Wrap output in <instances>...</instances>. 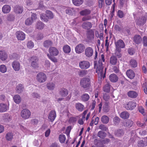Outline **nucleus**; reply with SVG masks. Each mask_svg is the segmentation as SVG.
Here are the masks:
<instances>
[{"mask_svg": "<svg viewBox=\"0 0 147 147\" xmlns=\"http://www.w3.org/2000/svg\"><path fill=\"white\" fill-rule=\"evenodd\" d=\"M38 58L35 56L32 57L30 58V62L32 63V62H38Z\"/></svg>", "mask_w": 147, "mask_h": 147, "instance_id": "obj_58", "label": "nucleus"}, {"mask_svg": "<svg viewBox=\"0 0 147 147\" xmlns=\"http://www.w3.org/2000/svg\"><path fill=\"white\" fill-rule=\"evenodd\" d=\"M110 86L109 84L107 83L105 84L103 88V90L105 92H109L110 91Z\"/></svg>", "mask_w": 147, "mask_h": 147, "instance_id": "obj_48", "label": "nucleus"}, {"mask_svg": "<svg viewBox=\"0 0 147 147\" xmlns=\"http://www.w3.org/2000/svg\"><path fill=\"white\" fill-rule=\"evenodd\" d=\"M59 94L61 96L65 97L68 95V91L67 89L63 88L59 90Z\"/></svg>", "mask_w": 147, "mask_h": 147, "instance_id": "obj_19", "label": "nucleus"}, {"mask_svg": "<svg viewBox=\"0 0 147 147\" xmlns=\"http://www.w3.org/2000/svg\"><path fill=\"white\" fill-rule=\"evenodd\" d=\"M90 80L88 78H83L80 81V85L84 88L88 89L90 87Z\"/></svg>", "mask_w": 147, "mask_h": 147, "instance_id": "obj_2", "label": "nucleus"}, {"mask_svg": "<svg viewBox=\"0 0 147 147\" xmlns=\"http://www.w3.org/2000/svg\"><path fill=\"white\" fill-rule=\"evenodd\" d=\"M66 13L70 15H72L74 13V8L67 7L65 10Z\"/></svg>", "mask_w": 147, "mask_h": 147, "instance_id": "obj_28", "label": "nucleus"}, {"mask_svg": "<svg viewBox=\"0 0 147 147\" xmlns=\"http://www.w3.org/2000/svg\"><path fill=\"white\" fill-rule=\"evenodd\" d=\"M46 16L48 19H52L54 18V15L51 11L49 10H47L46 11Z\"/></svg>", "mask_w": 147, "mask_h": 147, "instance_id": "obj_40", "label": "nucleus"}, {"mask_svg": "<svg viewBox=\"0 0 147 147\" xmlns=\"http://www.w3.org/2000/svg\"><path fill=\"white\" fill-rule=\"evenodd\" d=\"M31 63V66L34 69H37L39 67V64L38 62H33Z\"/></svg>", "mask_w": 147, "mask_h": 147, "instance_id": "obj_54", "label": "nucleus"}, {"mask_svg": "<svg viewBox=\"0 0 147 147\" xmlns=\"http://www.w3.org/2000/svg\"><path fill=\"white\" fill-rule=\"evenodd\" d=\"M44 24L41 22L39 21L38 22L36 25V28L39 30H42L44 27Z\"/></svg>", "mask_w": 147, "mask_h": 147, "instance_id": "obj_30", "label": "nucleus"}, {"mask_svg": "<svg viewBox=\"0 0 147 147\" xmlns=\"http://www.w3.org/2000/svg\"><path fill=\"white\" fill-rule=\"evenodd\" d=\"M9 106L3 103H0V112L1 113L6 111L8 109Z\"/></svg>", "mask_w": 147, "mask_h": 147, "instance_id": "obj_17", "label": "nucleus"}, {"mask_svg": "<svg viewBox=\"0 0 147 147\" xmlns=\"http://www.w3.org/2000/svg\"><path fill=\"white\" fill-rule=\"evenodd\" d=\"M115 134L117 136H120L123 135L124 132L122 130L119 129L115 131Z\"/></svg>", "mask_w": 147, "mask_h": 147, "instance_id": "obj_47", "label": "nucleus"}, {"mask_svg": "<svg viewBox=\"0 0 147 147\" xmlns=\"http://www.w3.org/2000/svg\"><path fill=\"white\" fill-rule=\"evenodd\" d=\"M116 49H121L124 48L125 44L123 41L121 39L118 40L115 43Z\"/></svg>", "mask_w": 147, "mask_h": 147, "instance_id": "obj_8", "label": "nucleus"}, {"mask_svg": "<svg viewBox=\"0 0 147 147\" xmlns=\"http://www.w3.org/2000/svg\"><path fill=\"white\" fill-rule=\"evenodd\" d=\"M88 72L87 70H82L79 73V75L81 77H83L87 74Z\"/></svg>", "mask_w": 147, "mask_h": 147, "instance_id": "obj_55", "label": "nucleus"}, {"mask_svg": "<svg viewBox=\"0 0 147 147\" xmlns=\"http://www.w3.org/2000/svg\"><path fill=\"white\" fill-rule=\"evenodd\" d=\"M121 49H116L115 54L118 58L121 57L122 56L121 54Z\"/></svg>", "mask_w": 147, "mask_h": 147, "instance_id": "obj_49", "label": "nucleus"}, {"mask_svg": "<svg viewBox=\"0 0 147 147\" xmlns=\"http://www.w3.org/2000/svg\"><path fill=\"white\" fill-rule=\"evenodd\" d=\"M53 42L50 40H46L43 43L44 46L46 48H48L52 45Z\"/></svg>", "mask_w": 147, "mask_h": 147, "instance_id": "obj_33", "label": "nucleus"}, {"mask_svg": "<svg viewBox=\"0 0 147 147\" xmlns=\"http://www.w3.org/2000/svg\"><path fill=\"white\" fill-rule=\"evenodd\" d=\"M85 53L87 57H90L92 55L93 53V50L92 48L88 47L86 49Z\"/></svg>", "mask_w": 147, "mask_h": 147, "instance_id": "obj_15", "label": "nucleus"}, {"mask_svg": "<svg viewBox=\"0 0 147 147\" xmlns=\"http://www.w3.org/2000/svg\"><path fill=\"white\" fill-rule=\"evenodd\" d=\"M129 65L131 67L135 68L137 67V63L135 60L131 59L129 61Z\"/></svg>", "mask_w": 147, "mask_h": 147, "instance_id": "obj_37", "label": "nucleus"}, {"mask_svg": "<svg viewBox=\"0 0 147 147\" xmlns=\"http://www.w3.org/2000/svg\"><path fill=\"white\" fill-rule=\"evenodd\" d=\"M102 60L103 62L105 61L104 56L103 54L101 55V57L98 60L97 65L95 63L94 64V67L96 68V72L98 74L99 80L101 79L102 78L104 79L105 77L106 68H105V71H103V67L102 66Z\"/></svg>", "mask_w": 147, "mask_h": 147, "instance_id": "obj_1", "label": "nucleus"}, {"mask_svg": "<svg viewBox=\"0 0 147 147\" xmlns=\"http://www.w3.org/2000/svg\"><path fill=\"white\" fill-rule=\"evenodd\" d=\"M109 120V118L106 115L102 116L101 118V121L102 123L105 124L107 123Z\"/></svg>", "mask_w": 147, "mask_h": 147, "instance_id": "obj_35", "label": "nucleus"}, {"mask_svg": "<svg viewBox=\"0 0 147 147\" xmlns=\"http://www.w3.org/2000/svg\"><path fill=\"white\" fill-rule=\"evenodd\" d=\"M13 99L15 103L19 104L21 101V99L20 96L18 95H16L13 97Z\"/></svg>", "mask_w": 147, "mask_h": 147, "instance_id": "obj_34", "label": "nucleus"}, {"mask_svg": "<svg viewBox=\"0 0 147 147\" xmlns=\"http://www.w3.org/2000/svg\"><path fill=\"white\" fill-rule=\"evenodd\" d=\"M16 35L18 40H23L25 39V35L24 32L22 31H17L16 33Z\"/></svg>", "mask_w": 147, "mask_h": 147, "instance_id": "obj_10", "label": "nucleus"}, {"mask_svg": "<svg viewBox=\"0 0 147 147\" xmlns=\"http://www.w3.org/2000/svg\"><path fill=\"white\" fill-rule=\"evenodd\" d=\"M30 18L33 22H34L36 19L37 18V16L36 14L35 13H32Z\"/></svg>", "mask_w": 147, "mask_h": 147, "instance_id": "obj_63", "label": "nucleus"}, {"mask_svg": "<svg viewBox=\"0 0 147 147\" xmlns=\"http://www.w3.org/2000/svg\"><path fill=\"white\" fill-rule=\"evenodd\" d=\"M33 22L30 18H28L25 21V24L27 26H29Z\"/></svg>", "mask_w": 147, "mask_h": 147, "instance_id": "obj_57", "label": "nucleus"}, {"mask_svg": "<svg viewBox=\"0 0 147 147\" xmlns=\"http://www.w3.org/2000/svg\"><path fill=\"white\" fill-rule=\"evenodd\" d=\"M3 118L4 121L7 122H9L12 119L11 116L7 113H5L3 115Z\"/></svg>", "mask_w": 147, "mask_h": 147, "instance_id": "obj_27", "label": "nucleus"}, {"mask_svg": "<svg viewBox=\"0 0 147 147\" xmlns=\"http://www.w3.org/2000/svg\"><path fill=\"white\" fill-rule=\"evenodd\" d=\"M120 116L122 118L126 119L129 117V114L127 112L124 111L121 113Z\"/></svg>", "mask_w": 147, "mask_h": 147, "instance_id": "obj_31", "label": "nucleus"}, {"mask_svg": "<svg viewBox=\"0 0 147 147\" xmlns=\"http://www.w3.org/2000/svg\"><path fill=\"white\" fill-rule=\"evenodd\" d=\"M75 107L76 109L79 111L82 112L84 109V105L80 103H77L75 104Z\"/></svg>", "mask_w": 147, "mask_h": 147, "instance_id": "obj_18", "label": "nucleus"}, {"mask_svg": "<svg viewBox=\"0 0 147 147\" xmlns=\"http://www.w3.org/2000/svg\"><path fill=\"white\" fill-rule=\"evenodd\" d=\"M14 11L17 13H21L23 11V7L19 5H16L14 7Z\"/></svg>", "mask_w": 147, "mask_h": 147, "instance_id": "obj_21", "label": "nucleus"}, {"mask_svg": "<svg viewBox=\"0 0 147 147\" xmlns=\"http://www.w3.org/2000/svg\"><path fill=\"white\" fill-rule=\"evenodd\" d=\"M146 20V17L143 16L136 20L135 22L136 24L138 25H143L145 23Z\"/></svg>", "mask_w": 147, "mask_h": 147, "instance_id": "obj_11", "label": "nucleus"}, {"mask_svg": "<svg viewBox=\"0 0 147 147\" xmlns=\"http://www.w3.org/2000/svg\"><path fill=\"white\" fill-rule=\"evenodd\" d=\"M20 115L23 119H26L29 118L31 115V112L29 110L24 109L21 111Z\"/></svg>", "mask_w": 147, "mask_h": 147, "instance_id": "obj_4", "label": "nucleus"}, {"mask_svg": "<svg viewBox=\"0 0 147 147\" xmlns=\"http://www.w3.org/2000/svg\"><path fill=\"white\" fill-rule=\"evenodd\" d=\"M86 36L87 39L89 42L94 39V33L92 30H90L87 32Z\"/></svg>", "mask_w": 147, "mask_h": 147, "instance_id": "obj_12", "label": "nucleus"}, {"mask_svg": "<svg viewBox=\"0 0 147 147\" xmlns=\"http://www.w3.org/2000/svg\"><path fill=\"white\" fill-rule=\"evenodd\" d=\"M133 124V121L130 120H128L126 121L124 125L125 127H129L131 126Z\"/></svg>", "mask_w": 147, "mask_h": 147, "instance_id": "obj_46", "label": "nucleus"}, {"mask_svg": "<svg viewBox=\"0 0 147 147\" xmlns=\"http://www.w3.org/2000/svg\"><path fill=\"white\" fill-rule=\"evenodd\" d=\"M110 80L112 82H116L118 80V78L117 75L115 74H112L109 76Z\"/></svg>", "mask_w": 147, "mask_h": 147, "instance_id": "obj_25", "label": "nucleus"}, {"mask_svg": "<svg viewBox=\"0 0 147 147\" xmlns=\"http://www.w3.org/2000/svg\"><path fill=\"white\" fill-rule=\"evenodd\" d=\"M55 86L54 83L53 82H49L47 84V87L48 89L52 90L54 89Z\"/></svg>", "mask_w": 147, "mask_h": 147, "instance_id": "obj_36", "label": "nucleus"}, {"mask_svg": "<svg viewBox=\"0 0 147 147\" xmlns=\"http://www.w3.org/2000/svg\"><path fill=\"white\" fill-rule=\"evenodd\" d=\"M47 56L49 59L51 60L54 63H56L57 62V59L54 56L49 55V54H47Z\"/></svg>", "mask_w": 147, "mask_h": 147, "instance_id": "obj_45", "label": "nucleus"}, {"mask_svg": "<svg viewBox=\"0 0 147 147\" xmlns=\"http://www.w3.org/2000/svg\"><path fill=\"white\" fill-rule=\"evenodd\" d=\"M136 105V103L132 101H129L126 103L124 105V107L127 110H132L135 107Z\"/></svg>", "mask_w": 147, "mask_h": 147, "instance_id": "obj_5", "label": "nucleus"}, {"mask_svg": "<svg viewBox=\"0 0 147 147\" xmlns=\"http://www.w3.org/2000/svg\"><path fill=\"white\" fill-rule=\"evenodd\" d=\"M85 49L84 45L82 44L78 45L75 48V51L76 53H80L83 52Z\"/></svg>", "mask_w": 147, "mask_h": 147, "instance_id": "obj_9", "label": "nucleus"}, {"mask_svg": "<svg viewBox=\"0 0 147 147\" xmlns=\"http://www.w3.org/2000/svg\"><path fill=\"white\" fill-rule=\"evenodd\" d=\"M127 76L130 79H133L135 76L134 72L131 69L128 70L126 72Z\"/></svg>", "mask_w": 147, "mask_h": 147, "instance_id": "obj_23", "label": "nucleus"}, {"mask_svg": "<svg viewBox=\"0 0 147 147\" xmlns=\"http://www.w3.org/2000/svg\"><path fill=\"white\" fill-rule=\"evenodd\" d=\"M120 119L118 117H116L113 119V122L115 125H117L120 122Z\"/></svg>", "mask_w": 147, "mask_h": 147, "instance_id": "obj_56", "label": "nucleus"}, {"mask_svg": "<svg viewBox=\"0 0 147 147\" xmlns=\"http://www.w3.org/2000/svg\"><path fill=\"white\" fill-rule=\"evenodd\" d=\"M127 95L130 98H135L137 97L138 94L136 92L132 90L128 92Z\"/></svg>", "mask_w": 147, "mask_h": 147, "instance_id": "obj_26", "label": "nucleus"}, {"mask_svg": "<svg viewBox=\"0 0 147 147\" xmlns=\"http://www.w3.org/2000/svg\"><path fill=\"white\" fill-rule=\"evenodd\" d=\"M11 7L8 5H5L2 8V10L4 13H9L10 11Z\"/></svg>", "mask_w": 147, "mask_h": 147, "instance_id": "obj_22", "label": "nucleus"}, {"mask_svg": "<svg viewBox=\"0 0 147 147\" xmlns=\"http://www.w3.org/2000/svg\"><path fill=\"white\" fill-rule=\"evenodd\" d=\"M47 79L46 75L43 73H38L36 76V79L40 83H43L45 82Z\"/></svg>", "mask_w": 147, "mask_h": 147, "instance_id": "obj_3", "label": "nucleus"}, {"mask_svg": "<svg viewBox=\"0 0 147 147\" xmlns=\"http://www.w3.org/2000/svg\"><path fill=\"white\" fill-rule=\"evenodd\" d=\"M81 97L82 100L84 102L88 101L90 98L89 95L86 93L82 95Z\"/></svg>", "mask_w": 147, "mask_h": 147, "instance_id": "obj_38", "label": "nucleus"}, {"mask_svg": "<svg viewBox=\"0 0 147 147\" xmlns=\"http://www.w3.org/2000/svg\"><path fill=\"white\" fill-rule=\"evenodd\" d=\"M13 134L11 132H8L6 135L5 138L8 141H11L13 138Z\"/></svg>", "mask_w": 147, "mask_h": 147, "instance_id": "obj_42", "label": "nucleus"}, {"mask_svg": "<svg viewBox=\"0 0 147 147\" xmlns=\"http://www.w3.org/2000/svg\"><path fill=\"white\" fill-rule=\"evenodd\" d=\"M81 26L83 29L89 30L92 27V24L90 22H85L82 23Z\"/></svg>", "mask_w": 147, "mask_h": 147, "instance_id": "obj_16", "label": "nucleus"}, {"mask_svg": "<svg viewBox=\"0 0 147 147\" xmlns=\"http://www.w3.org/2000/svg\"><path fill=\"white\" fill-rule=\"evenodd\" d=\"M103 98L105 101H108L110 98L109 95L106 93H105L103 95Z\"/></svg>", "mask_w": 147, "mask_h": 147, "instance_id": "obj_64", "label": "nucleus"}, {"mask_svg": "<svg viewBox=\"0 0 147 147\" xmlns=\"http://www.w3.org/2000/svg\"><path fill=\"white\" fill-rule=\"evenodd\" d=\"M98 136L102 138H103L106 136V134L104 132L102 131H99L97 134Z\"/></svg>", "mask_w": 147, "mask_h": 147, "instance_id": "obj_43", "label": "nucleus"}, {"mask_svg": "<svg viewBox=\"0 0 147 147\" xmlns=\"http://www.w3.org/2000/svg\"><path fill=\"white\" fill-rule=\"evenodd\" d=\"M56 116V113L55 111H51L49 113L48 116V119L51 122H53L55 119Z\"/></svg>", "mask_w": 147, "mask_h": 147, "instance_id": "obj_14", "label": "nucleus"}, {"mask_svg": "<svg viewBox=\"0 0 147 147\" xmlns=\"http://www.w3.org/2000/svg\"><path fill=\"white\" fill-rule=\"evenodd\" d=\"M80 67L83 69H86L90 66V63L86 61H80L79 64Z\"/></svg>", "mask_w": 147, "mask_h": 147, "instance_id": "obj_6", "label": "nucleus"}, {"mask_svg": "<svg viewBox=\"0 0 147 147\" xmlns=\"http://www.w3.org/2000/svg\"><path fill=\"white\" fill-rule=\"evenodd\" d=\"M117 15L119 18H122L124 17V15L122 11L119 10L118 11Z\"/></svg>", "mask_w": 147, "mask_h": 147, "instance_id": "obj_62", "label": "nucleus"}, {"mask_svg": "<svg viewBox=\"0 0 147 147\" xmlns=\"http://www.w3.org/2000/svg\"><path fill=\"white\" fill-rule=\"evenodd\" d=\"M73 4L77 6L81 5L83 3V0H72Z\"/></svg>", "mask_w": 147, "mask_h": 147, "instance_id": "obj_41", "label": "nucleus"}, {"mask_svg": "<svg viewBox=\"0 0 147 147\" xmlns=\"http://www.w3.org/2000/svg\"><path fill=\"white\" fill-rule=\"evenodd\" d=\"M12 67L15 71H18L20 70L21 66L18 61H14L12 62Z\"/></svg>", "mask_w": 147, "mask_h": 147, "instance_id": "obj_13", "label": "nucleus"}, {"mask_svg": "<svg viewBox=\"0 0 147 147\" xmlns=\"http://www.w3.org/2000/svg\"><path fill=\"white\" fill-rule=\"evenodd\" d=\"M63 51L66 53H68L70 52L71 49L69 46L67 45H65L63 48Z\"/></svg>", "mask_w": 147, "mask_h": 147, "instance_id": "obj_44", "label": "nucleus"}, {"mask_svg": "<svg viewBox=\"0 0 147 147\" xmlns=\"http://www.w3.org/2000/svg\"><path fill=\"white\" fill-rule=\"evenodd\" d=\"M66 139V137L64 135H60L59 137V141L61 143H63L64 142Z\"/></svg>", "mask_w": 147, "mask_h": 147, "instance_id": "obj_52", "label": "nucleus"}, {"mask_svg": "<svg viewBox=\"0 0 147 147\" xmlns=\"http://www.w3.org/2000/svg\"><path fill=\"white\" fill-rule=\"evenodd\" d=\"M24 88L23 85L20 84L18 85L16 87V90L17 92L20 93L24 90Z\"/></svg>", "mask_w": 147, "mask_h": 147, "instance_id": "obj_29", "label": "nucleus"}, {"mask_svg": "<svg viewBox=\"0 0 147 147\" xmlns=\"http://www.w3.org/2000/svg\"><path fill=\"white\" fill-rule=\"evenodd\" d=\"M7 55L3 50L0 51V59L2 61H5L7 58Z\"/></svg>", "mask_w": 147, "mask_h": 147, "instance_id": "obj_20", "label": "nucleus"}, {"mask_svg": "<svg viewBox=\"0 0 147 147\" xmlns=\"http://www.w3.org/2000/svg\"><path fill=\"white\" fill-rule=\"evenodd\" d=\"M7 68L5 66L2 65L0 66V71L2 73H5L7 71Z\"/></svg>", "mask_w": 147, "mask_h": 147, "instance_id": "obj_53", "label": "nucleus"}, {"mask_svg": "<svg viewBox=\"0 0 147 147\" xmlns=\"http://www.w3.org/2000/svg\"><path fill=\"white\" fill-rule=\"evenodd\" d=\"M42 34L41 33H38L36 35V38L37 40H40L43 38Z\"/></svg>", "mask_w": 147, "mask_h": 147, "instance_id": "obj_60", "label": "nucleus"}, {"mask_svg": "<svg viewBox=\"0 0 147 147\" xmlns=\"http://www.w3.org/2000/svg\"><path fill=\"white\" fill-rule=\"evenodd\" d=\"M134 41L136 44H139L142 41V39L140 36L136 35L134 38Z\"/></svg>", "mask_w": 147, "mask_h": 147, "instance_id": "obj_24", "label": "nucleus"}, {"mask_svg": "<svg viewBox=\"0 0 147 147\" xmlns=\"http://www.w3.org/2000/svg\"><path fill=\"white\" fill-rule=\"evenodd\" d=\"M49 55L53 56H57L59 54V51L57 49L54 47H50L49 49Z\"/></svg>", "mask_w": 147, "mask_h": 147, "instance_id": "obj_7", "label": "nucleus"}, {"mask_svg": "<svg viewBox=\"0 0 147 147\" xmlns=\"http://www.w3.org/2000/svg\"><path fill=\"white\" fill-rule=\"evenodd\" d=\"M117 61V59L115 56H112L110 59V63L113 65L116 64Z\"/></svg>", "mask_w": 147, "mask_h": 147, "instance_id": "obj_32", "label": "nucleus"}, {"mask_svg": "<svg viewBox=\"0 0 147 147\" xmlns=\"http://www.w3.org/2000/svg\"><path fill=\"white\" fill-rule=\"evenodd\" d=\"M99 128L100 129L105 131H107L108 129L107 127H106L105 125L103 124H101L99 126Z\"/></svg>", "mask_w": 147, "mask_h": 147, "instance_id": "obj_61", "label": "nucleus"}, {"mask_svg": "<svg viewBox=\"0 0 147 147\" xmlns=\"http://www.w3.org/2000/svg\"><path fill=\"white\" fill-rule=\"evenodd\" d=\"M26 46L28 48L31 49L34 47V43L31 40H30L28 42Z\"/></svg>", "mask_w": 147, "mask_h": 147, "instance_id": "obj_51", "label": "nucleus"}, {"mask_svg": "<svg viewBox=\"0 0 147 147\" xmlns=\"http://www.w3.org/2000/svg\"><path fill=\"white\" fill-rule=\"evenodd\" d=\"M142 43L144 46H147V37L146 36L143 37L142 39Z\"/></svg>", "mask_w": 147, "mask_h": 147, "instance_id": "obj_59", "label": "nucleus"}, {"mask_svg": "<svg viewBox=\"0 0 147 147\" xmlns=\"http://www.w3.org/2000/svg\"><path fill=\"white\" fill-rule=\"evenodd\" d=\"M40 18L42 20L46 22H47L48 21V19L46 14H41L40 16Z\"/></svg>", "mask_w": 147, "mask_h": 147, "instance_id": "obj_50", "label": "nucleus"}, {"mask_svg": "<svg viewBox=\"0 0 147 147\" xmlns=\"http://www.w3.org/2000/svg\"><path fill=\"white\" fill-rule=\"evenodd\" d=\"M91 13L90 11L88 9H85L81 11L80 13L82 16H85L89 15Z\"/></svg>", "mask_w": 147, "mask_h": 147, "instance_id": "obj_39", "label": "nucleus"}]
</instances>
